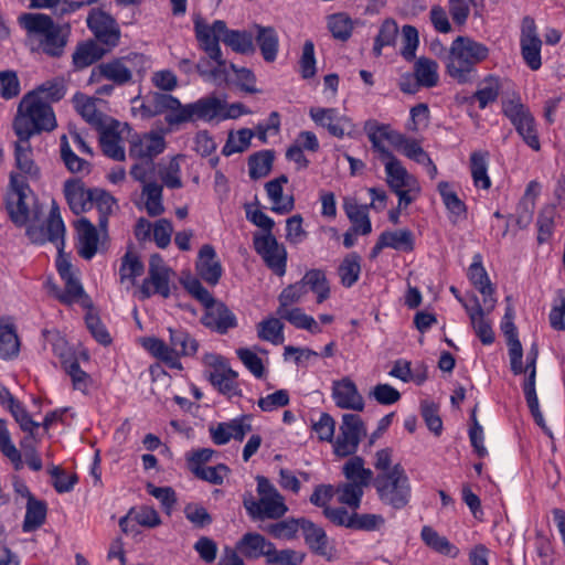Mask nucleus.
Returning a JSON list of instances; mask_svg holds the SVG:
<instances>
[{
    "instance_id": "nucleus-19",
    "label": "nucleus",
    "mask_w": 565,
    "mask_h": 565,
    "mask_svg": "<svg viewBox=\"0 0 565 565\" xmlns=\"http://www.w3.org/2000/svg\"><path fill=\"white\" fill-rule=\"evenodd\" d=\"M166 149V140L158 132H148L137 136L130 141L129 157L134 159H151L162 153Z\"/></svg>"
},
{
    "instance_id": "nucleus-22",
    "label": "nucleus",
    "mask_w": 565,
    "mask_h": 565,
    "mask_svg": "<svg viewBox=\"0 0 565 565\" xmlns=\"http://www.w3.org/2000/svg\"><path fill=\"white\" fill-rule=\"evenodd\" d=\"M471 301L472 305L463 303V308L470 318L471 327L475 330L477 337L483 344L489 345L494 341V332L490 321L487 319V316L490 312L481 309L480 300L476 295L471 296Z\"/></svg>"
},
{
    "instance_id": "nucleus-25",
    "label": "nucleus",
    "mask_w": 565,
    "mask_h": 565,
    "mask_svg": "<svg viewBox=\"0 0 565 565\" xmlns=\"http://www.w3.org/2000/svg\"><path fill=\"white\" fill-rule=\"evenodd\" d=\"M374 206L373 202L369 205H362L354 198L344 199L343 210L352 223L351 230L354 234L369 235L372 232L369 209Z\"/></svg>"
},
{
    "instance_id": "nucleus-3",
    "label": "nucleus",
    "mask_w": 565,
    "mask_h": 565,
    "mask_svg": "<svg viewBox=\"0 0 565 565\" xmlns=\"http://www.w3.org/2000/svg\"><path fill=\"white\" fill-rule=\"evenodd\" d=\"M169 344L163 340L150 337L143 340V348L170 369L182 370L181 356H193L199 350L198 340L184 328H168Z\"/></svg>"
},
{
    "instance_id": "nucleus-7",
    "label": "nucleus",
    "mask_w": 565,
    "mask_h": 565,
    "mask_svg": "<svg viewBox=\"0 0 565 565\" xmlns=\"http://www.w3.org/2000/svg\"><path fill=\"white\" fill-rule=\"evenodd\" d=\"M374 487L381 502L394 510L404 509L409 503L412 487L401 463L393 466L388 472L379 473Z\"/></svg>"
},
{
    "instance_id": "nucleus-44",
    "label": "nucleus",
    "mask_w": 565,
    "mask_h": 565,
    "mask_svg": "<svg viewBox=\"0 0 565 565\" xmlns=\"http://www.w3.org/2000/svg\"><path fill=\"white\" fill-rule=\"evenodd\" d=\"M46 503L30 497L26 503V512L22 529L24 532H31L40 527L46 519Z\"/></svg>"
},
{
    "instance_id": "nucleus-31",
    "label": "nucleus",
    "mask_w": 565,
    "mask_h": 565,
    "mask_svg": "<svg viewBox=\"0 0 565 565\" xmlns=\"http://www.w3.org/2000/svg\"><path fill=\"white\" fill-rule=\"evenodd\" d=\"M148 278L143 279L139 289L140 299H148L152 294H159L163 298H168L170 296V270L154 271L152 269L151 271H148Z\"/></svg>"
},
{
    "instance_id": "nucleus-40",
    "label": "nucleus",
    "mask_w": 565,
    "mask_h": 565,
    "mask_svg": "<svg viewBox=\"0 0 565 565\" xmlns=\"http://www.w3.org/2000/svg\"><path fill=\"white\" fill-rule=\"evenodd\" d=\"M488 151H473L470 154V171L476 186L488 190L491 180L488 175Z\"/></svg>"
},
{
    "instance_id": "nucleus-8",
    "label": "nucleus",
    "mask_w": 565,
    "mask_h": 565,
    "mask_svg": "<svg viewBox=\"0 0 565 565\" xmlns=\"http://www.w3.org/2000/svg\"><path fill=\"white\" fill-rule=\"evenodd\" d=\"M202 31L214 38L217 44L222 41L234 52L239 54H253L255 46L253 33L247 31L230 30L223 20H216L209 25L200 15L194 18V33Z\"/></svg>"
},
{
    "instance_id": "nucleus-50",
    "label": "nucleus",
    "mask_w": 565,
    "mask_h": 565,
    "mask_svg": "<svg viewBox=\"0 0 565 565\" xmlns=\"http://www.w3.org/2000/svg\"><path fill=\"white\" fill-rule=\"evenodd\" d=\"M142 195L146 196V211L149 216L156 217L164 212L162 204V185L157 182L145 183Z\"/></svg>"
},
{
    "instance_id": "nucleus-62",
    "label": "nucleus",
    "mask_w": 565,
    "mask_h": 565,
    "mask_svg": "<svg viewBox=\"0 0 565 565\" xmlns=\"http://www.w3.org/2000/svg\"><path fill=\"white\" fill-rule=\"evenodd\" d=\"M438 191L445 206L451 214L462 215L466 213V204L458 198L457 193L450 189V184L448 182H439Z\"/></svg>"
},
{
    "instance_id": "nucleus-51",
    "label": "nucleus",
    "mask_w": 565,
    "mask_h": 565,
    "mask_svg": "<svg viewBox=\"0 0 565 565\" xmlns=\"http://www.w3.org/2000/svg\"><path fill=\"white\" fill-rule=\"evenodd\" d=\"M398 34L397 23L393 19H386L380 26L379 34L374 40L373 54L379 57L384 46L395 44Z\"/></svg>"
},
{
    "instance_id": "nucleus-41",
    "label": "nucleus",
    "mask_w": 565,
    "mask_h": 565,
    "mask_svg": "<svg viewBox=\"0 0 565 565\" xmlns=\"http://www.w3.org/2000/svg\"><path fill=\"white\" fill-rule=\"evenodd\" d=\"M303 287L317 295V302L321 303L330 296L329 282L321 269L308 270L300 280Z\"/></svg>"
},
{
    "instance_id": "nucleus-29",
    "label": "nucleus",
    "mask_w": 565,
    "mask_h": 565,
    "mask_svg": "<svg viewBox=\"0 0 565 565\" xmlns=\"http://www.w3.org/2000/svg\"><path fill=\"white\" fill-rule=\"evenodd\" d=\"M78 254L84 259H92L97 253L99 236L95 225L87 218H81L77 225Z\"/></svg>"
},
{
    "instance_id": "nucleus-48",
    "label": "nucleus",
    "mask_w": 565,
    "mask_h": 565,
    "mask_svg": "<svg viewBox=\"0 0 565 565\" xmlns=\"http://www.w3.org/2000/svg\"><path fill=\"white\" fill-rule=\"evenodd\" d=\"M20 342L13 324H0V358L9 360L18 355Z\"/></svg>"
},
{
    "instance_id": "nucleus-1",
    "label": "nucleus",
    "mask_w": 565,
    "mask_h": 565,
    "mask_svg": "<svg viewBox=\"0 0 565 565\" xmlns=\"http://www.w3.org/2000/svg\"><path fill=\"white\" fill-rule=\"evenodd\" d=\"M56 127L51 105L38 96V92L26 93L20 100L12 122L17 136L32 138L43 131H52Z\"/></svg>"
},
{
    "instance_id": "nucleus-49",
    "label": "nucleus",
    "mask_w": 565,
    "mask_h": 565,
    "mask_svg": "<svg viewBox=\"0 0 565 565\" xmlns=\"http://www.w3.org/2000/svg\"><path fill=\"white\" fill-rule=\"evenodd\" d=\"M263 530L277 540H292L297 536L300 526V518H289L268 524Z\"/></svg>"
},
{
    "instance_id": "nucleus-2",
    "label": "nucleus",
    "mask_w": 565,
    "mask_h": 565,
    "mask_svg": "<svg viewBox=\"0 0 565 565\" xmlns=\"http://www.w3.org/2000/svg\"><path fill=\"white\" fill-rule=\"evenodd\" d=\"M489 56V49L469 36H457L449 50L447 74L459 84L471 83L477 77V65Z\"/></svg>"
},
{
    "instance_id": "nucleus-16",
    "label": "nucleus",
    "mask_w": 565,
    "mask_h": 565,
    "mask_svg": "<svg viewBox=\"0 0 565 565\" xmlns=\"http://www.w3.org/2000/svg\"><path fill=\"white\" fill-rule=\"evenodd\" d=\"M195 39L199 47L207 55L209 60L215 62V66L211 67L209 81L218 84L226 82L230 64L223 58L220 44H217L214 38H210L209 34L202 31L195 33Z\"/></svg>"
},
{
    "instance_id": "nucleus-23",
    "label": "nucleus",
    "mask_w": 565,
    "mask_h": 565,
    "mask_svg": "<svg viewBox=\"0 0 565 565\" xmlns=\"http://www.w3.org/2000/svg\"><path fill=\"white\" fill-rule=\"evenodd\" d=\"M18 140L14 142V161L15 167L20 170V174L33 180L40 179V168L33 160V149L30 143L29 137L17 136Z\"/></svg>"
},
{
    "instance_id": "nucleus-30",
    "label": "nucleus",
    "mask_w": 565,
    "mask_h": 565,
    "mask_svg": "<svg viewBox=\"0 0 565 565\" xmlns=\"http://www.w3.org/2000/svg\"><path fill=\"white\" fill-rule=\"evenodd\" d=\"M300 526L308 547L315 554L326 556L328 554V536L326 531L308 519L300 518Z\"/></svg>"
},
{
    "instance_id": "nucleus-36",
    "label": "nucleus",
    "mask_w": 565,
    "mask_h": 565,
    "mask_svg": "<svg viewBox=\"0 0 565 565\" xmlns=\"http://www.w3.org/2000/svg\"><path fill=\"white\" fill-rule=\"evenodd\" d=\"M385 173L387 185L392 191L402 188L412 189V184L415 182L414 177L408 173L397 158L385 162Z\"/></svg>"
},
{
    "instance_id": "nucleus-46",
    "label": "nucleus",
    "mask_w": 565,
    "mask_h": 565,
    "mask_svg": "<svg viewBox=\"0 0 565 565\" xmlns=\"http://www.w3.org/2000/svg\"><path fill=\"white\" fill-rule=\"evenodd\" d=\"M273 150H262L248 158L249 177L253 180L264 178L269 174L274 162Z\"/></svg>"
},
{
    "instance_id": "nucleus-12",
    "label": "nucleus",
    "mask_w": 565,
    "mask_h": 565,
    "mask_svg": "<svg viewBox=\"0 0 565 565\" xmlns=\"http://www.w3.org/2000/svg\"><path fill=\"white\" fill-rule=\"evenodd\" d=\"M253 245L266 266L277 276H284L287 265V250L273 234H254Z\"/></svg>"
},
{
    "instance_id": "nucleus-9",
    "label": "nucleus",
    "mask_w": 565,
    "mask_h": 565,
    "mask_svg": "<svg viewBox=\"0 0 565 565\" xmlns=\"http://www.w3.org/2000/svg\"><path fill=\"white\" fill-rule=\"evenodd\" d=\"M32 193L25 177L12 171L9 175V185L4 195V207L11 222L18 226H25L30 220L28 195Z\"/></svg>"
},
{
    "instance_id": "nucleus-11",
    "label": "nucleus",
    "mask_w": 565,
    "mask_h": 565,
    "mask_svg": "<svg viewBox=\"0 0 565 565\" xmlns=\"http://www.w3.org/2000/svg\"><path fill=\"white\" fill-rule=\"evenodd\" d=\"M334 441V454L338 457H349L356 452L359 444L366 435L362 418L356 414H344Z\"/></svg>"
},
{
    "instance_id": "nucleus-42",
    "label": "nucleus",
    "mask_w": 565,
    "mask_h": 565,
    "mask_svg": "<svg viewBox=\"0 0 565 565\" xmlns=\"http://www.w3.org/2000/svg\"><path fill=\"white\" fill-rule=\"evenodd\" d=\"M438 64L427 57H419L414 66V75L418 85L434 87L438 83Z\"/></svg>"
},
{
    "instance_id": "nucleus-34",
    "label": "nucleus",
    "mask_w": 565,
    "mask_h": 565,
    "mask_svg": "<svg viewBox=\"0 0 565 565\" xmlns=\"http://www.w3.org/2000/svg\"><path fill=\"white\" fill-rule=\"evenodd\" d=\"M256 30V43L266 62H274L277 56L279 40L273 26L254 25Z\"/></svg>"
},
{
    "instance_id": "nucleus-56",
    "label": "nucleus",
    "mask_w": 565,
    "mask_h": 565,
    "mask_svg": "<svg viewBox=\"0 0 565 565\" xmlns=\"http://www.w3.org/2000/svg\"><path fill=\"white\" fill-rule=\"evenodd\" d=\"M0 451L7 457L14 466L15 470H20L22 468V458L20 451L11 441L10 433L7 428V423L4 419L0 418Z\"/></svg>"
},
{
    "instance_id": "nucleus-60",
    "label": "nucleus",
    "mask_w": 565,
    "mask_h": 565,
    "mask_svg": "<svg viewBox=\"0 0 565 565\" xmlns=\"http://www.w3.org/2000/svg\"><path fill=\"white\" fill-rule=\"evenodd\" d=\"M385 524V519L381 514L373 513H352L351 530L355 531H377Z\"/></svg>"
},
{
    "instance_id": "nucleus-10",
    "label": "nucleus",
    "mask_w": 565,
    "mask_h": 565,
    "mask_svg": "<svg viewBox=\"0 0 565 565\" xmlns=\"http://www.w3.org/2000/svg\"><path fill=\"white\" fill-rule=\"evenodd\" d=\"M87 28L93 33L95 42L111 52L120 43L121 30L116 19L99 8H93L86 19Z\"/></svg>"
},
{
    "instance_id": "nucleus-15",
    "label": "nucleus",
    "mask_w": 565,
    "mask_h": 565,
    "mask_svg": "<svg viewBox=\"0 0 565 565\" xmlns=\"http://www.w3.org/2000/svg\"><path fill=\"white\" fill-rule=\"evenodd\" d=\"M311 119L319 126L326 128L328 132L337 138L351 136L354 131L352 120L343 115H339L335 108H311Z\"/></svg>"
},
{
    "instance_id": "nucleus-4",
    "label": "nucleus",
    "mask_w": 565,
    "mask_h": 565,
    "mask_svg": "<svg viewBox=\"0 0 565 565\" xmlns=\"http://www.w3.org/2000/svg\"><path fill=\"white\" fill-rule=\"evenodd\" d=\"M65 225L61 216L60 206L53 200L49 216L43 225H30L26 227V236L34 244L51 242L57 248L56 268L61 278L73 276L71 262L64 253Z\"/></svg>"
},
{
    "instance_id": "nucleus-14",
    "label": "nucleus",
    "mask_w": 565,
    "mask_h": 565,
    "mask_svg": "<svg viewBox=\"0 0 565 565\" xmlns=\"http://www.w3.org/2000/svg\"><path fill=\"white\" fill-rule=\"evenodd\" d=\"M521 54L525 64L532 70L537 71L541 65L542 41L537 35L535 21L531 17H524L521 30Z\"/></svg>"
},
{
    "instance_id": "nucleus-54",
    "label": "nucleus",
    "mask_w": 565,
    "mask_h": 565,
    "mask_svg": "<svg viewBox=\"0 0 565 565\" xmlns=\"http://www.w3.org/2000/svg\"><path fill=\"white\" fill-rule=\"evenodd\" d=\"M254 137V131L248 128H243L237 131L234 136L233 132L228 135V138L222 149V154L230 157L233 153L244 152L250 146V140Z\"/></svg>"
},
{
    "instance_id": "nucleus-43",
    "label": "nucleus",
    "mask_w": 565,
    "mask_h": 565,
    "mask_svg": "<svg viewBox=\"0 0 565 565\" xmlns=\"http://www.w3.org/2000/svg\"><path fill=\"white\" fill-rule=\"evenodd\" d=\"M121 138L111 128H102L100 135H99V143L102 147L103 152L117 161L125 160V150L120 145Z\"/></svg>"
},
{
    "instance_id": "nucleus-6",
    "label": "nucleus",
    "mask_w": 565,
    "mask_h": 565,
    "mask_svg": "<svg viewBox=\"0 0 565 565\" xmlns=\"http://www.w3.org/2000/svg\"><path fill=\"white\" fill-rule=\"evenodd\" d=\"M147 57L142 53L130 52L127 55L103 62L92 70L90 83L107 79L117 86H124L134 81L135 73L146 68Z\"/></svg>"
},
{
    "instance_id": "nucleus-59",
    "label": "nucleus",
    "mask_w": 565,
    "mask_h": 565,
    "mask_svg": "<svg viewBox=\"0 0 565 565\" xmlns=\"http://www.w3.org/2000/svg\"><path fill=\"white\" fill-rule=\"evenodd\" d=\"M382 235L387 247L404 252H412L414 249L413 233L409 230L386 231Z\"/></svg>"
},
{
    "instance_id": "nucleus-52",
    "label": "nucleus",
    "mask_w": 565,
    "mask_h": 565,
    "mask_svg": "<svg viewBox=\"0 0 565 565\" xmlns=\"http://www.w3.org/2000/svg\"><path fill=\"white\" fill-rule=\"evenodd\" d=\"M60 153L62 161L70 172L79 173L83 171H89V162L83 158H79L71 149L67 137L65 135L61 137Z\"/></svg>"
},
{
    "instance_id": "nucleus-35",
    "label": "nucleus",
    "mask_w": 565,
    "mask_h": 565,
    "mask_svg": "<svg viewBox=\"0 0 565 565\" xmlns=\"http://www.w3.org/2000/svg\"><path fill=\"white\" fill-rule=\"evenodd\" d=\"M73 102L78 114L93 127L102 129L105 127L106 116L96 108L95 99L77 93Z\"/></svg>"
},
{
    "instance_id": "nucleus-24",
    "label": "nucleus",
    "mask_w": 565,
    "mask_h": 565,
    "mask_svg": "<svg viewBox=\"0 0 565 565\" xmlns=\"http://www.w3.org/2000/svg\"><path fill=\"white\" fill-rule=\"evenodd\" d=\"M195 268L199 276L207 284L216 285L218 282L223 269L212 245L205 244L201 247Z\"/></svg>"
},
{
    "instance_id": "nucleus-45",
    "label": "nucleus",
    "mask_w": 565,
    "mask_h": 565,
    "mask_svg": "<svg viewBox=\"0 0 565 565\" xmlns=\"http://www.w3.org/2000/svg\"><path fill=\"white\" fill-rule=\"evenodd\" d=\"M361 273V257L356 253L348 254L343 260L341 262L338 274L341 280V284L350 288L352 287L359 279Z\"/></svg>"
},
{
    "instance_id": "nucleus-47",
    "label": "nucleus",
    "mask_w": 565,
    "mask_h": 565,
    "mask_svg": "<svg viewBox=\"0 0 565 565\" xmlns=\"http://www.w3.org/2000/svg\"><path fill=\"white\" fill-rule=\"evenodd\" d=\"M364 488L365 486L347 481L337 486L335 493L340 503L358 510L361 505Z\"/></svg>"
},
{
    "instance_id": "nucleus-21",
    "label": "nucleus",
    "mask_w": 565,
    "mask_h": 565,
    "mask_svg": "<svg viewBox=\"0 0 565 565\" xmlns=\"http://www.w3.org/2000/svg\"><path fill=\"white\" fill-rule=\"evenodd\" d=\"M64 195L71 211L76 215L92 209L93 189H86L81 179L65 181Z\"/></svg>"
},
{
    "instance_id": "nucleus-18",
    "label": "nucleus",
    "mask_w": 565,
    "mask_h": 565,
    "mask_svg": "<svg viewBox=\"0 0 565 565\" xmlns=\"http://www.w3.org/2000/svg\"><path fill=\"white\" fill-rule=\"evenodd\" d=\"M206 312L201 318V322L204 327L225 334L230 329L237 326L235 315L228 309L223 302L214 300L213 305L205 307Z\"/></svg>"
},
{
    "instance_id": "nucleus-64",
    "label": "nucleus",
    "mask_w": 565,
    "mask_h": 565,
    "mask_svg": "<svg viewBox=\"0 0 565 565\" xmlns=\"http://www.w3.org/2000/svg\"><path fill=\"white\" fill-rule=\"evenodd\" d=\"M236 354L255 377H264L266 373L265 366L262 359L254 351L247 348H241L236 350Z\"/></svg>"
},
{
    "instance_id": "nucleus-61",
    "label": "nucleus",
    "mask_w": 565,
    "mask_h": 565,
    "mask_svg": "<svg viewBox=\"0 0 565 565\" xmlns=\"http://www.w3.org/2000/svg\"><path fill=\"white\" fill-rule=\"evenodd\" d=\"M143 270L145 266L135 253L127 252L121 258V265L119 269L121 281L125 279H131L134 282L135 278L141 276Z\"/></svg>"
},
{
    "instance_id": "nucleus-20",
    "label": "nucleus",
    "mask_w": 565,
    "mask_h": 565,
    "mask_svg": "<svg viewBox=\"0 0 565 565\" xmlns=\"http://www.w3.org/2000/svg\"><path fill=\"white\" fill-rule=\"evenodd\" d=\"M332 397L335 405L342 409L361 412L364 408L362 395L359 393L355 383L348 377L333 383Z\"/></svg>"
},
{
    "instance_id": "nucleus-33",
    "label": "nucleus",
    "mask_w": 565,
    "mask_h": 565,
    "mask_svg": "<svg viewBox=\"0 0 565 565\" xmlns=\"http://www.w3.org/2000/svg\"><path fill=\"white\" fill-rule=\"evenodd\" d=\"M92 207L95 206L98 212L97 224L102 232H106L108 227V218L117 209L115 198L107 191L98 188L93 189Z\"/></svg>"
},
{
    "instance_id": "nucleus-53",
    "label": "nucleus",
    "mask_w": 565,
    "mask_h": 565,
    "mask_svg": "<svg viewBox=\"0 0 565 565\" xmlns=\"http://www.w3.org/2000/svg\"><path fill=\"white\" fill-rule=\"evenodd\" d=\"M284 324L277 318H267L257 324V335L260 340L281 344L284 342Z\"/></svg>"
},
{
    "instance_id": "nucleus-28",
    "label": "nucleus",
    "mask_w": 565,
    "mask_h": 565,
    "mask_svg": "<svg viewBox=\"0 0 565 565\" xmlns=\"http://www.w3.org/2000/svg\"><path fill=\"white\" fill-rule=\"evenodd\" d=\"M106 54L107 50H104L94 40L81 42L72 55L73 67L76 71L86 68L102 60Z\"/></svg>"
},
{
    "instance_id": "nucleus-39",
    "label": "nucleus",
    "mask_w": 565,
    "mask_h": 565,
    "mask_svg": "<svg viewBox=\"0 0 565 565\" xmlns=\"http://www.w3.org/2000/svg\"><path fill=\"white\" fill-rule=\"evenodd\" d=\"M342 472L349 482H356L367 487L372 479L373 472L364 467V459L360 456L351 457L343 466Z\"/></svg>"
},
{
    "instance_id": "nucleus-32",
    "label": "nucleus",
    "mask_w": 565,
    "mask_h": 565,
    "mask_svg": "<svg viewBox=\"0 0 565 565\" xmlns=\"http://www.w3.org/2000/svg\"><path fill=\"white\" fill-rule=\"evenodd\" d=\"M502 332L507 338L508 352L510 358V369L512 373H520L521 359L523 358V348L518 338V330L513 321H503L501 324Z\"/></svg>"
},
{
    "instance_id": "nucleus-17",
    "label": "nucleus",
    "mask_w": 565,
    "mask_h": 565,
    "mask_svg": "<svg viewBox=\"0 0 565 565\" xmlns=\"http://www.w3.org/2000/svg\"><path fill=\"white\" fill-rule=\"evenodd\" d=\"M244 507L254 520L279 519L288 510L281 494L264 497L258 501L253 498L244 499Z\"/></svg>"
},
{
    "instance_id": "nucleus-5",
    "label": "nucleus",
    "mask_w": 565,
    "mask_h": 565,
    "mask_svg": "<svg viewBox=\"0 0 565 565\" xmlns=\"http://www.w3.org/2000/svg\"><path fill=\"white\" fill-rule=\"evenodd\" d=\"M21 25L29 32L40 34V46L51 57H61L71 34L70 24L57 25L50 15L43 13H23L19 17Z\"/></svg>"
},
{
    "instance_id": "nucleus-38",
    "label": "nucleus",
    "mask_w": 565,
    "mask_h": 565,
    "mask_svg": "<svg viewBox=\"0 0 565 565\" xmlns=\"http://www.w3.org/2000/svg\"><path fill=\"white\" fill-rule=\"evenodd\" d=\"M152 109L149 108V115H156L164 113L166 110H170V113L166 116V121L169 125H179L180 122L170 121L175 115H178L184 105L180 103V100L172 95L156 93L151 98Z\"/></svg>"
},
{
    "instance_id": "nucleus-58",
    "label": "nucleus",
    "mask_w": 565,
    "mask_h": 565,
    "mask_svg": "<svg viewBox=\"0 0 565 565\" xmlns=\"http://www.w3.org/2000/svg\"><path fill=\"white\" fill-rule=\"evenodd\" d=\"M328 28L333 38L347 41L353 31V22L345 13H334L328 18Z\"/></svg>"
},
{
    "instance_id": "nucleus-63",
    "label": "nucleus",
    "mask_w": 565,
    "mask_h": 565,
    "mask_svg": "<svg viewBox=\"0 0 565 565\" xmlns=\"http://www.w3.org/2000/svg\"><path fill=\"white\" fill-rule=\"evenodd\" d=\"M554 207H544L537 216V243L543 244L550 239L554 228Z\"/></svg>"
},
{
    "instance_id": "nucleus-37",
    "label": "nucleus",
    "mask_w": 565,
    "mask_h": 565,
    "mask_svg": "<svg viewBox=\"0 0 565 565\" xmlns=\"http://www.w3.org/2000/svg\"><path fill=\"white\" fill-rule=\"evenodd\" d=\"M276 315L280 319L287 320L297 329H303L313 334L321 332L317 321L311 316L306 315L301 308H277Z\"/></svg>"
},
{
    "instance_id": "nucleus-26",
    "label": "nucleus",
    "mask_w": 565,
    "mask_h": 565,
    "mask_svg": "<svg viewBox=\"0 0 565 565\" xmlns=\"http://www.w3.org/2000/svg\"><path fill=\"white\" fill-rule=\"evenodd\" d=\"M271 547L273 543L270 541L254 532L245 533L236 544V550L249 559H257L262 556L267 559Z\"/></svg>"
},
{
    "instance_id": "nucleus-55",
    "label": "nucleus",
    "mask_w": 565,
    "mask_h": 565,
    "mask_svg": "<svg viewBox=\"0 0 565 565\" xmlns=\"http://www.w3.org/2000/svg\"><path fill=\"white\" fill-rule=\"evenodd\" d=\"M482 84L483 86L472 95V98L478 100L480 109H484L489 104L494 103L500 92V82L495 76L489 75Z\"/></svg>"
},
{
    "instance_id": "nucleus-13",
    "label": "nucleus",
    "mask_w": 565,
    "mask_h": 565,
    "mask_svg": "<svg viewBox=\"0 0 565 565\" xmlns=\"http://www.w3.org/2000/svg\"><path fill=\"white\" fill-rule=\"evenodd\" d=\"M225 104L216 96H206L200 98L194 103H190L183 106L181 111L175 115L170 121L174 122H186L195 120L210 121L217 116H221L222 111L225 110Z\"/></svg>"
},
{
    "instance_id": "nucleus-57",
    "label": "nucleus",
    "mask_w": 565,
    "mask_h": 565,
    "mask_svg": "<svg viewBox=\"0 0 565 565\" xmlns=\"http://www.w3.org/2000/svg\"><path fill=\"white\" fill-rule=\"evenodd\" d=\"M512 124L515 127L518 134L524 140V142L533 150L539 151L541 145L535 129L533 116L529 114L525 117L518 119Z\"/></svg>"
},
{
    "instance_id": "nucleus-27",
    "label": "nucleus",
    "mask_w": 565,
    "mask_h": 565,
    "mask_svg": "<svg viewBox=\"0 0 565 565\" xmlns=\"http://www.w3.org/2000/svg\"><path fill=\"white\" fill-rule=\"evenodd\" d=\"M288 182L286 174L268 181L265 189L269 200L273 202L271 211L278 214H287L295 207L294 196H282V185Z\"/></svg>"
}]
</instances>
